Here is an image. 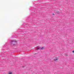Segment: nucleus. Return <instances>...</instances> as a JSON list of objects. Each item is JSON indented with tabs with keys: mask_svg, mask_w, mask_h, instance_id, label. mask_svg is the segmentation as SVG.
<instances>
[{
	"mask_svg": "<svg viewBox=\"0 0 74 74\" xmlns=\"http://www.w3.org/2000/svg\"><path fill=\"white\" fill-rule=\"evenodd\" d=\"M53 15H54V14H53Z\"/></svg>",
	"mask_w": 74,
	"mask_h": 74,
	"instance_id": "423d86ee",
	"label": "nucleus"
},
{
	"mask_svg": "<svg viewBox=\"0 0 74 74\" xmlns=\"http://www.w3.org/2000/svg\"><path fill=\"white\" fill-rule=\"evenodd\" d=\"M44 47H42L41 48H37V50H38V49H44Z\"/></svg>",
	"mask_w": 74,
	"mask_h": 74,
	"instance_id": "f03ea898",
	"label": "nucleus"
},
{
	"mask_svg": "<svg viewBox=\"0 0 74 74\" xmlns=\"http://www.w3.org/2000/svg\"><path fill=\"white\" fill-rule=\"evenodd\" d=\"M73 53H74V50H73Z\"/></svg>",
	"mask_w": 74,
	"mask_h": 74,
	"instance_id": "39448f33",
	"label": "nucleus"
},
{
	"mask_svg": "<svg viewBox=\"0 0 74 74\" xmlns=\"http://www.w3.org/2000/svg\"><path fill=\"white\" fill-rule=\"evenodd\" d=\"M12 45H15L17 44V42L15 40H12L10 42Z\"/></svg>",
	"mask_w": 74,
	"mask_h": 74,
	"instance_id": "f257e3e1",
	"label": "nucleus"
},
{
	"mask_svg": "<svg viewBox=\"0 0 74 74\" xmlns=\"http://www.w3.org/2000/svg\"><path fill=\"white\" fill-rule=\"evenodd\" d=\"M8 74H12V72H10L8 73Z\"/></svg>",
	"mask_w": 74,
	"mask_h": 74,
	"instance_id": "7ed1b4c3",
	"label": "nucleus"
},
{
	"mask_svg": "<svg viewBox=\"0 0 74 74\" xmlns=\"http://www.w3.org/2000/svg\"><path fill=\"white\" fill-rule=\"evenodd\" d=\"M54 60H55V61H57L58 60V59L56 58V59H55Z\"/></svg>",
	"mask_w": 74,
	"mask_h": 74,
	"instance_id": "20e7f679",
	"label": "nucleus"
}]
</instances>
